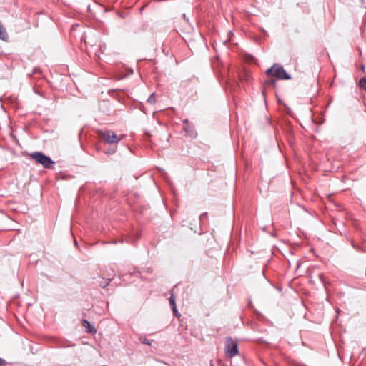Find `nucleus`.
<instances>
[{"label":"nucleus","instance_id":"nucleus-9","mask_svg":"<svg viewBox=\"0 0 366 366\" xmlns=\"http://www.w3.org/2000/svg\"><path fill=\"white\" fill-rule=\"evenodd\" d=\"M184 129L186 131L187 133H188V134L190 136V137H196V133L193 131H191L189 132V130H187V127H184Z\"/></svg>","mask_w":366,"mask_h":366},{"label":"nucleus","instance_id":"nucleus-17","mask_svg":"<svg viewBox=\"0 0 366 366\" xmlns=\"http://www.w3.org/2000/svg\"><path fill=\"white\" fill-rule=\"evenodd\" d=\"M211 366H214V365H212Z\"/></svg>","mask_w":366,"mask_h":366},{"label":"nucleus","instance_id":"nucleus-6","mask_svg":"<svg viewBox=\"0 0 366 366\" xmlns=\"http://www.w3.org/2000/svg\"><path fill=\"white\" fill-rule=\"evenodd\" d=\"M169 303L172 306L173 312H177L175 298L173 295H172L171 297H169Z\"/></svg>","mask_w":366,"mask_h":366},{"label":"nucleus","instance_id":"nucleus-2","mask_svg":"<svg viewBox=\"0 0 366 366\" xmlns=\"http://www.w3.org/2000/svg\"><path fill=\"white\" fill-rule=\"evenodd\" d=\"M267 75H272L280 79H290V76L286 72L283 67L277 64H274L267 70Z\"/></svg>","mask_w":366,"mask_h":366},{"label":"nucleus","instance_id":"nucleus-11","mask_svg":"<svg viewBox=\"0 0 366 366\" xmlns=\"http://www.w3.org/2000/svg\"><path fill=\"white\" fill-rule=\"evenodd\" d=\"M6 364V361L0 357V366H3Z\"/></svg>","mask_w":366,"mask_h":366},{"label":"nucleus","instance_id":"nucleus-4","mask_svg":"<svg viewBox=\"0 0 366 366\" xmlns=\"http://www.w3.org/2000/svg\"><path fill=\"white\" fill-rule=\"evenodd\" d=\"M101 137L104 141L109 144H117L124 137H118L113 131L107 130L101 133Z\"/></svg>","mask_w":366,"mask_h":366},{"label":"nucleus","instance_id":"nucleus-5","mask_svg":"<svg viewBox=\"0 0 366 366\" xmlns=\"http://www.w3.org/2000/svg\"><path fill=\"white\" fill-rule=\"evenodd\" d=\"M82 325L88 333L95 334L97 332L95 327L93 325H92L89 321L83 320Z\"/></svg>","mask_w":366,"mask_h":366},{"label":"nucleus","instance_id":"nucleus-7","mask_svg":"<svg viewBox=\"0 0 366 366\" xmlns=\"http://www.w3.org/2000/svg\"><path fill=\"white\" fill-rule=\"evenodd\" d=\"M359 86L366 92V77H363L360 80Z\"/></svg>","mask_w":366,"mask_h":366},{"label":"nucleus","instance_id":"nucleus-12","mask_svg":"<svg viewBox=\"0 0 366 366\" xmlns=\"http://www.w3.org/2000/svg\"><path fill=\"white\" fill-rule=\"evenodd\" d=\"M142 342L144 343V344H147V345H150V343L149 342V341L147 339H144Z\"/></svg>","mask_w":366,"mask_h":366},{"label":"nucleus","instance_id":"nucleus-1","mask_svg":"<svg viewBox=\"0 0 366 366\" xmlns=\"http://www.w3.org/2000/svg\"><path fill=\"white\" fill-rule=\"evenodd\" d=\"M31 159L37 163L41 164L44 168L51 169L54 164V162L48 156H46L41 152H35L30 154Z\"/></svg>","mask_w":366,"mask_h":366},{"label":"nucleus","instance_id":"nucleus-14","mask_svg":"<svg viewBox=\"0 0 366 366\" xmlns=\"http://www.w3.org/2000/svg\"><path fill=\"white\" fill-rule=\"evenodd\" d=\"M184 122V124H187V123H188V120H187V119H185V120H184V122Z\"/></svg>","mask_w":366,"mask_h":366},{"label":"nucleus","instance_id":"nucleus-16","mask_svg":"<svg viewBox=\"0 0 366 366\" xmlns=\"http://www.w3.org/2000/svg\"><path fill=\"white\" fill-rule=\"evenodd\" d=\"M74 243H75V244H77V242H76V239H74Z\"/></svg>","mask_w":366,"mask_h":366},{"label":"nucleus","instance_id":"nucleus-3","mask_svg":"<svg viewBox=\"0 0 366 366\" xmlns=\"http://www.w3.org/2000/svg\"><path fill=\"white\" fill-rule=\"evenodd\" d=\"M225 352L229 357H233L239 353L237 342L230 337L226 339Z\"/></svg>","mask_w":366,"mask_h":366},{"label":"nucleus","instance_id":"nucleus-8","mask_svg":"<svg viewBox=\"0 0 366 366\" xmlns=\"http://www.w3.org/2000/svg\"><path fill=\"white\" fill-rule=\"evenodd\" d=\"M147 102L150 104H154L156 102V98H155V94L154 93H152L149 97V98L147 99Z\"/></svg>","mask_w":366,"mask_h":366},{"label":"nucleus","instance_id":"nucleus-15","mask_svg":"<svg viewBox=\"0 0 366 366\" xmlns=\"http://www.w3.org/2000/svg\"><path fill=\"white\" fill-rule=\"evenodd\" d=\"M364 68H365V67H364V66H361V69H362V70L364 69Z\"/></svg>","mask_w":366,"mask_h":366},{"label":"nucleus","instance_id":"nucleus-13","mask_svg":"<svg viewBox=\"0 0 366 366\" xmlns=\"http://www.w3.org/2000/svg\"><path fill=\"white\" fill-rule=\"evenodd\" d=\"M174 315H175L176 316L179 317V313H178V312H177H177H174Z\"/></svg>","mask_w":366,"mask_h":366},{"label":"nucleus","instance_id":"nucleus-10","mask_svg":"<svg viewBox=\"0 0 366 366\" xmlns=\"http://www.w3.org/2000/svg\"><path fill=\"white\" fill-rule=\"evenodd\" d=\"M267 84H272V85H274V84H275V80H274V79H269V80H268Z\"/></svg>","mask_w":366,"mask_h":366}]
</instances>
